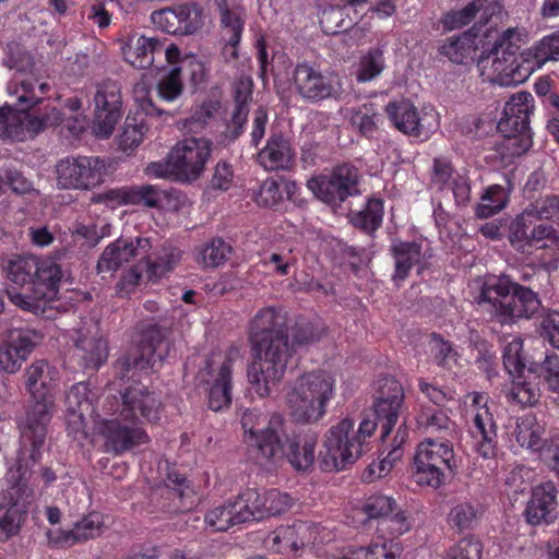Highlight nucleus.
<instances>
[{
    "mask_svg": "<svg viewBox=\"0 0 559 559\" xmlns=\"http://www.w3.org/2000/svg\"><path fill=\"white\" fill-rule=\"evenodd\" d=\"M349 10V7H329L322 10L320 14L322 31L326 34H338L346 31L352 25V21L345 19Z\"/></svg>",
    "mask_w": 559,
    "mask_h": 559,
    "instance_id": "nucleus-52",
    "label": "nucleus"
},
{
    "mask_svg": "<svg viewBox=\"0 0 559 559\" xmlns=\"http://www.w3.org/2000/svg\"><path fill=\"white\" fill-rule=\"evenodd\" d=\"M94 105L93 132L98 138H109L121 118V92L118 83L104 81L98 84Z\"/></svg>",
    "mask_w": 559,
    "mask_h": 559,
    "instance_id": "nucleus-19",
    "label": "nucleus"
},
{
    "mask_svg": "<svg viewBox=\"0 0 559 559\" xmlns=\"http://www.w3.org/2000/svg\"><path fill=\"white\" fill-rule=\"evenodd\" d=\"M248 522L240 499L226 501L211 509L205 515L206 525L214 532L227 531L231 526Z\"/></svg>",
    "mask_w": 559,
    "mask_h": 559,
    "instance_id": "nucleus-39",
    "label": "nucleus"
},
{
    "mask_svg": "<svg viewBox=\"0 0 559 559\" xmlns=\"http://www.w3.org/2000/svg\"><path fill=\"white\" fill-rule=\"evenodd\" d=\"M294 154L287 140L273 135L260 151L258 160L266 170L286 169L293 163Z\"/></svg>",
    "mask_w": 559,
    "mask_h": 559,
    "instance_id": "nucleus-40",
    "label": "nucleus"
},
{
    "mask_svg": "<svg viewBox=\"0 0 559 559\" xmlns=\"http://www.w3.org/2000/svg\"><path fill=\"white\" fill-rule=\"evenodd\" d=\"M131 204H144L147 207H163L169 194L154 186L130 188Z\"/></svg>",
    "mask_w": 559,
    "mask_h": 559,
    "instance_id": "nucleus-59",
    "label": "nucleus"
},
{
    "mask_svg": "<svg viewBox=\"0 0 559 559\" xmlns=\"http://www.w3.org/2000/svg\"><path fill=\"white\" fill-rule=\"evenodd\" d=\"M7 59L4 63L10 69H15L16 73L7 85V92L10 96L16 98L21 110H27L37 105L50 90L47 82H39L35 76L28 75L32 66V58L19 44L11 43L7 48Z\"/></svg>",
    "mask_w": 559,
    "mask_h": 559,
    "instance_id": "nucleus-12",
    "label": "nucleus"
},
{
    "mask_svg": "<svg viewBox=\"0 0 559 559\" xmlns=\"http://www.w3.org/2000/svg\"><path fill=\"white\" fill-rule=\"evenodd\" d=\"M123 59L136 69L150 68L162 45L154 38L124 29L120 36Z\"/></svg>",
    "mask_w": 559,
    "mask_h": 559,
    "instance_id": "nucleus-29",
    "label": "nucleus"
},
{
    "mask_svg": "<svg viewBox=\"0 0 559 559\" xmlns=\"http://www.w3.org/2000/svg\"><path fill=\"white\" fill-rule=\"evenodd\" d=\"M411 528V523L407 515L396 506V511L383 518L381 522H378L377 531L379 533L378 538L381 540L394 538L400 536Z\"/></svg>",
    "mask_w": 559,
    "mask_h": 559,
    "instance_id": "nucleus-51",
    "label": "nucleus"
},
{
    "mask_svg": "<svg viewBox=\"0 0 559 559\" xmlns=\"http://www.w3.org/2000/svg\"><path fill=\"white\" fill-rule=\"evenodd\" d=\"M88 392L87 383L79 382L73 384L66 393V411L68 423L72 430H84L87 419H95L94 407L88 397Z\"/></svg>",
    "mask_w": 559,
    "mask_h": 559,
    "instance_id": "nucleus-34",
    "label": "nucleus"
},
{
    "mask_svg": "<svg viewBox=\"0 0 559 559\" xmlns=\"http://www.w3.org/2000/svg\"><path fill=\"white\" fill-rule=\"evenodd\" d=\"M483 546L473 537H466L453 545L445 554L444 559H480Z\"/></svg>",
    "mask_w": 559,
    "mask_h": 559,
    "instance_id": "nucleus-62",
    "label": "nucleus"
},
{
    "mask_svg": "<svg viewBox=\"0 0 559 559\" xmlns=\"http://www.w3.org/2000/svg\"><path fill=\"white\" fill-rule=\"evenodd\" d=\"M25 116L10 107L0 109V138L21 140L24 136L23 120Z\"/></svg>",
    "mask_w": 559,
    "mask_h": 559,
    "instance_id": "nucleus-54",
    "label": "nucleus"
},
{
    "mask_svg": "<svg viewBox=\"0 0 559 559\" xmlns=\"http://www.w3.org/2000/svg\"><path fill=\"white\" fill-rule=\"evenodd\" d=\"M417 424L426 432H441L444 431L449 435L455 432V424L442 412L439 411H425L418 418Z\"/></svg>",
    "mask_w": 559,
    "mask_h": 559,
    "instance_id": "nucleus-56",
    "label": "nucleus"
},
{
    "mask_svg": "<svg viewBox=\"0 0 559 559\" xmlns=\"http://www.w3.org/2000/svg\"><path fill=\"white\" fill-rule=\"evenodd\" d=\"M294 84L297 92L311 102L334 98L342 93V83L336 74L323 73L308 63L296 66Z\"/></svg>",
    "mask_w": 559,
    "mask_h": 559,
    "instance_id": "nucleus-20",
    "label": "nucleus"
},
{
    "mask_svg": "<svg viewBox=\"0 0 559 559\" xmlns=\"http://www.w3.org/2000/svg\"><path fill=\"white\" fill-rule=\"evenodd\" d=\"M336 379L325 370L306 372L286 386L285 404L289 416L300 424H314L326 414L335 395Z\"/></svg>",
    "mask_w": 559,
    "mask_h": 559,
    "instance_id": "nucleus-6",
    "label": "nucleus"
},
{
    "mask_svg": "<svg viewBox=\"0 0 559 559\" xmlns=\"http://www.w3.org/2000/svg\"><path fill=\"white\" fill-rule=\"evenodd\" d=\"M495 38L490 55L479 62L480 75L501 85H518L525 82L548 61L559 60V32L544 36L531 48L521 52L527 41L524 29L509 27L500 35L487 33Z\"/></svg>",
    "mask_w": 559,
    "mask_h": 559,
    "instance_id": "nucleus-3",
    "label": "nucleus"
},
{
    "mask_svg": "<svg viewBox=\"0 0 559 559\" xmlns=\"http://www.w3.org/2000/svg\"><path fill=\"white\" fill-rule=\"evenodd\" d=\"M523 341L520 336L509 335L503 341V365L513 378H521L526 366V358L522 352Z\"/></svg>",
    "mask_w": 559,
    "mask_h": 559,
    "instance_id": "nucleus-42",
    "label": "nucleus"
},
{
    "mask_svg": "<svg viewBox=\"0 0 559 559\" xmlns=\"http://www.w3.org/2000/svg\"><path fill=\"white\" fill-rule=\"evenodd\" d=\"M140 260L144 263L147 281L157 282L174 271L181 260V251L167 245L154 254L150 251L145 257H140Z\"/></svg>",
    "mask_w": 559,
    "mask_h": 559,
    "instance_id": "nucleus-36",
    "label": "nucleus"
},
{
    "mask_svg": "<svg viewBox=\"0 0 559 559\" xmlns=\"http://www.w3.org/2000/svg\"><path fill=\"white\" fill-rule=\"evenodd\" d=\"M396 506L397 503L393 497L381 493L372 495L364 501L359 513L369 521L377 520L378 523L396 511Z\"/></svg>",
    "mask_w": 559,
    "mask_h": 559,
    "instance_id": "nucleus-49",
    "label": "nucleus"
},
{
    "mask_svg": "<svg viewBox=\"0 0 559 559\" xmlns=\"http://www.w3.org/2000/svg\"><path fill=\"white\" fill-rule=\"evenodd\" d=\"M355 424L343 418L332 426L324 439L323 451L319 454V464L324 472L344 469L362 455V441L357 438Z\"/></svg>",
    "mask_w": 559,
    "mask_h": 559,
    "instance_id": "nucleus-11",
    "label": "nucleus"
},
{
    "mask_svg": "<svg viewBox=\"0 0 559 559\" xmlns=\"http://www.w3.org/2000/svg\"><path fill=\"white\" fill-rule=\"evenodd\" d=\"M545 427L533 414H525L516 419L511 436L521 448L532 452H540L546 447L544 443Z\"/></svg>",
    "mask_w": 559,
    "mask_h": 559,
    "instance_id": "nucleus-37",
    "label": "nucleus"
},
{
    "mask_svg": "<svg viewBox=\"0 0 559 559\" xmlns=\"http://www.w3.org/2000/svg\"><path fill=\"white\" fill-rule=\"evenodd\" d=\"M403 551L400 542L394 538H377L367 546L345 547L333 559H397Z\"/></svg>",
    "mask_w": 559,
    "mask_h": 559,
    "instance_id": "nucleus-35",
    "label": "nucleus"
},
{
    "mask_svg": "<svg viewBox=\"0 0 559 559\" xmlns=\"http://www.w3.org/2000/svg\"><path fill=\"white\" fill-rule=\"evenodd\" d=\"M61 278V269L55 260L36 259L32 281L34 295L28 296L12 288L8 289V296L15 306L33 313H43L46 305L57 297Z\"/></svg>",
    "mask_w": 559,
    "mask_h": 559,
    "instance_id": "nucleus-13",
    "label": "nucleus"
},
{
    "mask_svg": "<svg viewBox=\"0 0 559 559\" xmlns=\"http://www.w3.org/2000/svg\"><path fill=\"white\" fill-rule=\"evenodd\" d=\"M474 285L478 289V305L501 324L530 319L542 308L538 295L510 276L489 275L475 281Z\"/></svg>",
    "mask_w": 559,
    "mask_h": 559,
    "instance_id": "nucleus-5",
    "label": "nucleus"
},
{
    "mask_svg": "<svg viewBox=\"0 0 559 559\" xmlns=\"http://www.w3.org/2000/svg\"><path fill=\"white\" fill-rule=\"evenodd\" d=\"M237 357L236 348L214 352L199 372L200 381L209 385V406L215 412L228 407L231 402V367Z\"/></svg>",
    "mask_w": 559,
    "mask_h": 559,
    "instance_id": "nucleus-15",
    "label": "nucleus"
},
{
    "mask_svg": "<svg viewBox=\"0 0 559 559\" xmlns=\"http://www.w3.org/2000/svg\"><path fill=\"white\" fill-rule=\"evenodd\" d=\"M241 426L243 441L259 465L271 468L286 460L298 472H307L313 465L318 442L316 433L290 438L281 415L266 416L257 408L243 412Z\"/></svg>",
    "mask_w": 559,
    "mask_h": 559,
    "instance_id": "nucleus-2",
    "label": "nucleus"
},
{
    "mask_svg": "<svg viewBox=\"0 0 559 559\" xmlns=\"http://www.w3.org/2000/svg\"><path fill=\"white\" fill-rule=\"evenodd\" d=\"M178 35H191L200 31L205 22L203 9L197 3L176 5Z\"/></svg>",
    "mask_w": 559,
    "mask_h": 559,
    "instance_id": "nucleus-43",
    "label": "nucleus"
},
{
    "mask_svg": "<svg viewBox=\"0 0 559 559\" xmlns=\"http://www.w3.org/2000/svg\"><path fill=\"white\" fill-rule=\"evenodd\" d=\"M403 449L400 445H394L390 452L378 462H372L364 474L366 481H373L374 479L386 476L394 467V465L402 459Z\"/></svg>",
    "mask_w": 559,
    "mask_h": 559,
    "instance_id": "nucleus-55",
    "label": "nucleus"
},
{
    "mask_svg": "<svg viewBox=\"0 0 559 559\" xmlns=\"http://www.w3.org/2000/svg\"><path fill=\"white\" fill-rule=\"evenodd\" d=\"M557 489L551 481L535 486L526 501L523 516L531 526L552 524L557 520Z\"/></svg>",
    "mask_w": 559,
    "mask_h": 559,
    "instance_id": "nucleus-25",
    "label": "nucleus"
},
{
    "mask_svg": "<svg viewBox=\"0 0 559 559\" xmlns=\"http://www.w3.org/2000/svg\"><path fill=\"white\" fill-rule=\"evenodd\" d=\"M56 171L59 187L87 191L104 182L106 165L97 156H71L61 159Z\"/></svg>",
    "mask_w": 559,
    "mask_h": 559,
    "instance_id": "nucleus-17",
    "label": "nucleus"
},
{
    "mask_svg": "<svg viewBox=\"0 0 559 559\" xmlns=\"http://www.w3.org/2000/svg\"><path fill=\"white\" fill-rule=\"evenodd\" d=\"M383 203L380 199H370L366 207L352 215L350 222L355 227L366 231H374L382 223Z\"/></svg>",
    "mask_w": 559,
    "mask_h": 559,
    "instance_id": "nucleus-47",
    "label": "nucleus"
},
{
    "mask_svg": "<svg viewBox=\"0 0 559 559\" xmlns=\"http://www.w3.org/2000/svg\"><path fill=\"white\" fill-rule=\"evenodd\" d=\"M212 143L205 138L187 136L169 151L165 162H154L146 174L156 178H169L180 182H193L205 171Z\"/></svg>",
    "mask_w": 559,
    "mask_h": 559,
    "instance_id": "nucleus-7",
    "label": "nucleus"
},
{
    "mask_svg": "<svg viewBox=\"0 0 559 559\" xmlns=\"http://www.w3.org/2000/svg\"><path fill=\"white\" fill-rule=\"evenodd\" d=\"M534 109V97L528 92H518L506 103L498 130L506 138L503 146L511 156H520L532 146L530 116Z\"/></svg>",
    "mask_w": 559,
    "mask_h": 559,
    "instance_id": "nucleus-10",
    "label": "nucleus"
},
{
    "mask_svg": "<svg viewBox=\"0 0 559 559\" xmlns=\"http://www.w3.org/2000/svg\"><path fill=\"white\" fill-rule=\"evenodd\" d=\"M176 69L179 70L180 75H186L194 86H199L205 82V64L193 55L183 56L181 66L176 67Z\"/></svg>",
    "mask_w": 559,
    "mask_h": 559,
    "instance_id": "nucleus-63",
    "label": "nucleus"
},
{
    "mask_svg": "<svg viewBox=\"0 0 559 559\" xmlns=\"http://www.w3.org/2000/svg\"><path fill=\"white\" fill-rule=\"evenodd\" d=\"M540 396L539 388L532 382L513 380L510 397L522 406L535 405Z\"/></svg>",
    "mask_w": 559,
    "mask_h": 559,
    "instance_id": "nucleus-60",
    "label": "nucleus"
},
{
    "mask_svg": "<svg viewBox=\"0 0 559 559\" xmlns=\"http://www.w3.org/2000/svg\"><path fill=\"white\" fill-rule=\"evenodd\" d=\"M157 95L165 102L176 100L183 91V84L179 70L173 68L165 73L156 85Z\"/></svg>",
    "mask_w": 559,
    "mask_h": 559,
    "instance_id": "nucleus-58",
    "label": "nucleus"
},
{
    "mask_svg": "<svg viewBox=\"0 0 559 559\" xmlns=\"http://www.w3.org/2000/svg\"><path fill=\"white\" fill-rule=\"evenodd\" d=\"M330 535L324 527L298 521L292 525L277 527L264 538L263 544L270 551L289 555L309 545L328 543L331 540Z\"/></svg>",
    "mask_w": 559,
    "mask_h": 559,
    "instance_id": "nucleus-18",
    "label": "nucleus"
},
{
    "mask_svg": "<svg viewBox=\"0 0 559 559\" xmlns=\"http://www.w3.org/2000/svg\"><path fill=\"white\" fill-rule=\"evenodd\" d=\"M489 32H495L497 35L501 34V32L491 25L486 27L481 34L467 31L460 36L448 38L441 45L440 52L452 62L460 64L472 59L477 49H481V56L478 60V62H480L484 58L490 55L489 51L495 41V38L487 37V33ZM477 67L480 70L479 63H477Z\"/></svg>",
    "mask_w": 559,
    "mask_h": 559,
    "instance_id": "nucleus-24",
    "label": "nucleus"
},
{
    "mask_svg": "<svg viewBox=\"0 0 559 559\" xmlns=\"http://www.w3.org/2000/svg\"><path fill=\"white\" fill-rule=\"evenodd\" d=\"M252 361L248 381L260 397H266L283 379L290 356L288 340L274 338L269 343L250 344Z\"/></svg>",
    "mask_w": 559,
    "mask_h": 559,
    "instance_id": "nucleus-8",
    "label": "nucleus"
},
{
    "mask_svg": "<svg viewBox=\"0 0 559 559\" xmlns=\"http://www.w3.org/2000/svg\"><path fill=\"white\" fill-rule=\"evenodd\" d=\"M74 356L85 369H97L107 359V343L99 336L87 337L81 331L76 332Z\"/></svg>",
    "mask_w": 559,
    "mask_h": 559,
    "instance_id": "nucleus-38",
    "label": "nucleus"
},
{
    "mask_svg": "<svg viewBox=\"0 0 559 559\" xmlns=\"http://www.w3.org/2000/svg\"><path fill=\"white\" fill-rule=\"evenodd\" d=\"M478 521V511L469 502H460L455 504L449 513V523L457 531L463 532L472 530Z\"/></svg>",
    "mask_w": 559,
    "mask_h": 559,
    "instance_id": "nucleus-53",
    "label": "nucleus"
},
{
    "mask_svg": "<svg viewBox=\"0 0 559 559\" xmlns=\"http://www.w3.org/2000/svg\"><path fill=\"white\" fill-rule=\"evenodd\" d=\"M36 259L32 257H14L8 260L5 273L9 281L16 286H23L33 281Z\"/></svg>",
    "mask_w": 559,
    "mask_h": 559,
    "instance_id": "nucleus-50",
    "label": "nucleus"
},
{
    "mask_svg": "<svg viewBox=\"0 0 559 559\" xmlns=\"http://www.w3.org/2000/svg\"><path fill=\"white\" fill-rule=\"evenodd\" d=\"M464 404L471 420V437L474 450L483 459H492L497 453V427L493 414L488 406V396L479 392H471L465 396Z\"/></svg>",
    "mask_w": 559,
    "mask_h": 559,
    "instance_id": "nucleus-14",
    "label": "nucleus"
},
{
    "mask_svg": "<svg viewBox=\"0 0 559 559\" xmlns=\"http://www.w3.org/2000/svg\"><path fill=\"white\" fill-rule=\"evenodd\" d=\"M239 499L248 521H260L284 513L293 504V498L277 489L260 491L249 488L239 496Z\"/></svg>",
    "mask_w": 559,
    "mask_h": 559,
    "instance_id": "nucleus-23",
    "label": "nucleus"
},
{
    "mask_svg": "<svg viewBox=\"0 0 559 559\" xmlns=\"http://www.w3.org/2000/svg\"><path fill=\"white\" fill-rule=\"evenodd\" d=\"M501 12V5L497 1L473 0L460 10L448 12L443 20L447 29H455L474 22L473 33L481 34L493 15Z\"/></svg>",
    "mask_w": 559,
    "mask_h": 559,
    "instance_id": "nucleus-26",
    "label": "nucleus"
},
{
    "mask_svg": "<svg viewBox=\"0 0 559 559\" xmlns=\"http://www.w3.org/2000/svg\"><path fill=\"white\" fill-rule=\"evenodd\" d=\"M104 520L98 512H91L76 522L71 530L52 528L47 532L48 542L58 547L72 546L96 538L103 533Z\"/></svg>",
    "mask_w": 559,
    "mask_h": 559,
    "instance_id": "nucleus-30",
    "label": "nucleus"
},
{
    "mask_svg": "<svg viewBox=\"0 0 559 559\" xmlns=\"http://www.w3.org/2000/svg\"><path fill=\"white\" fill-rule=\"evenodd\" d=\"M145 128L142 123H135L134 119L128 118L119 135V147L123 152H132L142 143Z\"/></svg>",
    "mask_w": 559,
    "mask_h": 559,
    "instance_id": "nucleus-61",
    "label": "nucleus"
},
{
    "mask_svg": "<svg viewBox=\"0 0 559 559\" xmlns=\"http://www.w3.org/2000/svg\"><path fill=\"white\" fill-rule=\"evenodd\" d=\"M385 111L393 126L409 136L426 140L437 128L433 112L419 115L417 108L406 99L390 102Z\"/></svg>",
    "mask_w": 559,
    "mask_h": 559,
    "instance_id": "nucleus-22",
    "label": "nucleus"
},
{
    "mask_svg": "<svg viewBox=\"0 0 559 559\" xmlns=\"http://www.w3.org/2000/svg\"><path fill=\"white\" fill-rule=\"evenodd\" d=\"M414 462L416 483L438 489L455 472L453 444L449 440L426 438L418 443Z\"/></svg>",
    "mask_w": 559,
    "mask_h": 559,
    "instance_id": "nucleus-9",
    "label": "nucleus"
},
{
    "mask_svg": "<svg viewBox=\"0 0 559 559\" xmlns=\"http://www.w3.org/2000/svg\"><path fill=\"white\" fill-rule=\"evenodd\" d=\"M403 400L404 391L402 385L394 379H384V383L374 402V414L382 423L381 437L383 439L396 425Z\"/></svg>",
    "mask_w": 559,
    "mask_h": 559,
    "instance_id": "nucleus-28",
    "label": "nucleus"
},
{
    "mask_svg": "<svg viewBox=\"0 0 559 559\" xmlns=\"http://www.w3.org/2000/svg\"><path fill=\"white\" fill-rule=\"evenodd\" d=\"M431 182L439 190H451L459 205H465L469 201L471 186L468 179L465 174L454 171L450 162L444 158L433 160Z\"/></svg>",
    "mask_w": 559,
    "mask_h": 559,
    "instance_id": "nucleus-33",
    "label": "nucleus"
},
{
    "mask_svg": "<svg viewBox=\"0 0 559 559\" xmlns=\"http://www.w3.org/2000/svg\"><path fill=\"white\" fill-rule=\"evenodd\" d=\"M25 389L28 394L25 415L20 423L21 448L19 467L10 468L7 480L13 481L3 493L1 509L5 513L0 519V528L8 535L15 534L34 499L33 490L26 485L28 463L41 460L45 450L48 425L56 411V388L59 372L46 360L33 361L24 372Z\"/></svg>",
    "mask_w": 559,
    "mask_h": 559,
    "instance_id": "nucleus-1",
    "label": "nucleus"
},
{
    "mask_svg": "<svg viewBox=\"0 0 559 559\" xmlns=\"http://www.w3.org/2000/svg\"><path fill=\"white\" fill-rule=\"evenodd\" d=\"M130 421H123L116 415H95L94 430L104 439L105 451L121 455L131 449L146 444L150 438L146 431Z\"/></svg>",
    "mask_w": 559,
    "mask_h": 559,
    "instance_id": "nucleus-16",
    "label": "nucleus"
},
{
    "mask_svg": "<svg viewBox=\"0 0 559 559\" xmlns=\"http://www.w3.org/2000/svg\"><path fill=\"white\" fill-rule=\"evenodd\" d=\"M230 253L231 247L228 243L214 239L197 251L195 260L203 267H217L227 261Z\"/></svg>",
    "mask_w": 559,
    "mask_h": 559,
    "instance_id": "nucleus-45",
    "label": "nucleus"
},
{
    "mask_svg": "<svg viewBox=\"0 0 559 559\" xmlns=\"http://www.w3.org/2000/svg\"><path fill=\"white\" fill-rule=\"evenodd\" d=\"M38 335L31 330L10 331L0 342V368L8 373H15L33 352Z\"/></svg>",
    "mask_w": 559,
    "mask_h": 559,
    "instance_id": "nucleus-27",
    "label": "nucleus"
},
{
    "mask_svg": "<svg viewBox=\"0 0 559 559\" xmlns=\"http://www.w3.org/2000/svg\"><path fill=\"white\" fill-rule=\"evenodd\" d=\"M153 248L152 239L147 237L118 238L102 252L97 261V273L102 278L111 277L123 264L132 259L145 257Z\"/></svg>",
    "mask_w": 559,
    "mask_h": 559,
    "instance_id": "nucleus-21",
    "label": "nucleus"
},
{
    "mask_svg": "<svg viewBox=\"0 0 559 559\" xmlns=\"http://www.w3.org/2000/svg\"><path fill=\"white\" fill-rule=\"evenodd\" d=\"M160 345L162 342L154 344L152 341L142 340L138 347L118 360L116 372L119 380L112 385L118 388L121 403L116 397L107 399L103 405V412L106 415L119 413L123 421L131 424L156 423L159 419L162 407L159 399L135 378L138 372L153 368L163 358L162 353L157 354Z\"/></svg>",
    "mask_w": 559,
    "mask_h": 559,
    "instance_id": "nucleus-4",
    "label": "nucleus"
},
{
    "mask_svg": "<svg viewBox=\"0 0 559 559\" xmlns=\"http://www.w3.org/2000/svg\"><path fill=\"white\" fill-rule=\"evenodd\" d=\"M219 12L221 34L223 40L241 39L245 28V11L235 3L216 0Z\"/></svg>",
    "mask_w": 559,
    "mask_h": 559,
    "instance_id": "nucleus-41",
    "label": "nucleus"
},
{
    "mask_svg": "<svg viewBox=\"0 0 559 559\" xmlns=\"http://www.w3.org/2000/svg\"><path fill=\"white\" fill-rule=\"evenodd\" d=\"M274 338L288 340L285 317L274 307L261 309L250 324V344L269 343Z\"/></svg>",
    "mask_w": 559,
    "mask_h": 559,
    "instance_id": "nucleus-32",
    "label": "nucleus"
},
{
    "mask_svg": "<svg viewBox=\"0 0 559 559\" xmlns=\"http://www.w3.org/2000/svg\"><path fill=\"white\" fill-rule=\"evenodd\" d=\"M509 200L508 192L499 185L488 187L476 207L478 217L486 218L495 215L506 207Z\"/></svg>",
    "mask_w": 559,
    "mask_h": 559,
    "instance_id": "nucleus-48",
    "label": "nucleus"
},
{
    "mask_svg": "<svg viewBox=\"0 0 559 559\" xmlns=\"http://www.w3.org/2000/svg\"><path fill=\"white\" fill-rule=\"evenodd\" d=\"M429 350L435 362L444 368H451L457 361V353L451 343L439 335H431L429 340Z\"/></svg>",
    "mask_w": 559,
    "mask_h": 559,
    "instance_id": "nucleus-57",
    "label": "nucleus"
},
{
    "mask_svg": "<svg viewBox=\"0 0 559 559\" xmlns=\"http://www.w3.org/2000/svg\"><path fill=\"white\" fill-rule=\"evenodd\" d=\"M307 186L319 200L329 204L342 202L348 197L346 189L340 188L331 175L311 178Z\"/></svg>",
    "mask_w": 559,
    "mask_h": 559,
    "instance_id": "nucleus-44",
    "label": "nucleus"
},
{
    "mask_svg": "<svg viewBox=\"0 0 559 559\" xmlns=\"http://www.w3.org/2000/svg\"><path fill=\"white\" fill-rule=\"evenodd\" d=\"M539 373L547 389L556 394V399L559 401V357L547 355L540 366Z\"/></svg>",
    "mask_w": 559,
    "mask_h": 559,
    "instance_id": "nucleus-64",
    "label": "nucleus"
},
{
    "mask_svg": "<svg viewBox=\"0 0 559 559\" xmlns=\"http://www.w3.org/2000/svg\"><path fill=\"white\" fill-rule=\"evenodd\" d=\"M391 252L394 259L392 281L397 286L408 277L413 267H417L419 274L425 267L427 255L421 242L395 241L391 246Z\"/></svg>",
    "mask_w": 559,
    "mask_h": 559,
    "instance_id": "nucleus-31",
    "label": "nucleus"
},
{
    "mask_svg": "<svg viewBox=\"0 0 559 559\" xmlns=\"http://www.w3.org/2000/svg\"><path fill=\"white\" fill-rule=\"evenodd\" d=\"M385 67L384 51L381 48H372L360 57L356 70L358 82H370L378 78Z\"/></svg>",
    "mask_w": 559,
    "mask_h": 559,
    "instance_id": "nucleus-46",
    "label": "nucleus"
}]
</instances>
